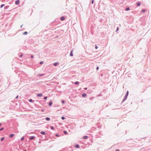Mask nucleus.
Listing matches in <instances>:
<instances>
[{"label":"nucleus","mask_w":151,"mask_h":151,"mask_svg":"<svg viewBox=\"0 0 151 151\" xmlns=\"http://www.w3.org/2000/svg\"><path fill=\"white\" fill-rule=\"evenodd\" d=\"M127 97L125 96L124 98L122 101V103L124 102L127 99Z\"/></svg>","instance_id":"f257e3e1"},{"label":"nucleus","mask_w":151,"mask_h":151,"mask_svg":"<svg viewBox=\"0 0 151 151\" xmlns=\"http://www.w3.org/2000/svg\"><path fill=\"white\" fill-rule=\"evenodd\" d=\"M20 3L19 0H17L15 1V4L16 5H18Z\"/></svg>","instance_id":"f03ea898"},{"label":"nucleus","mask_w":151,"mask_h":151,"mask_svg":"<svg viewBox=\"0 0 151 151\" xmlns=\"http://www.w3.org/2000/svg\"><path fill=\"white\" fill-rule=\"evenodd\" d=\"M35 137L34 136H31L29 138V140H32V139H35Z\"/></svg>","instance_id":"7ed1b4c3"},{"label":"nucleus","mask_w":151,"mask_h":151,"mask_svg":"<svg viewBox=\"0 0 151 151\" xmlns=\"http://www.w3.org/2000/svg\"><path fill=\"white\" fill-rule=\"evenodd\" d=\"M60 19L61 21H63L65 19V17L63 16H62L60 18Z\"/></svg>","instance_id":"20e7f679"},{"label":"nucleus","mask_w":151,"mask_h":151,"mask_svg":"<svg viewBox=\"0 0 151 151\" xmlns=\"http://www.w3.org/2000/svg\"><path fill=\"white\" fill-rule=\"evenodd\" d=\"M42 93L37 94V97H41L42 96Z\"/></svg>","instance_id":"39448f33"},{"label":"nucleus","mask_w":151,"mask_h":151,"mask_svg":"<svg viewBox=\"0 0 151 151\" xmlns=\"http://www.w3.org/2000/svg\"><path fill=\"white\" fill-rule=\"evenodd\" d=\"M45 75V74L43 73V74H38V76H44Z\"/></svg>","instance_id":"423d86ee"},{"label":"nucleus","mask_w":151,"mask_h":151,"mask_svg":"<svg viewBox=\"0 0 151 151\" xmlns=\"http://www.w3.org/2000/svg\"><path fill=\"white\" fill-rule=\"evenodd\" d=\"M75 147L77 148H79L80 146L78 144H76L75 145Z\"/></svg>","instance_id":"0eeeda50"},{"label":"nucleus","mask_w":151,"mask_h":151,"mask_svg":"<svg viewBox=\"0 0 151 151\" xmlns=\"http://www.w3.org/2000/svg\"><path fill=\"white\" fill-rule=\"evenodd\" d=\"M82 96L83 97H85L86 96V93H83Z\"/></svg>","instance_id":"6e6552de"},{"label":"nucleus","mask_w":151,"mask_h":151,"mask_svg":"<svg viewBox=\"0 0 151 151\" xmlns=\"http://www.w3.org/2000/svg\"><path fill=\"white\" fill-rule=\"evenodd\" d=\"M45 119L46 121H49L50 120V118L49 117H46Z\"/></svg>","instance_id":"1a4fd4ad"},{"label":"nucleus","mask_w":151,"mask_h":151,"mask_svg":"<svg viewBox=\"0 0 151 151\" xmlns=\"http://www.w3.org/2000/svg\"><path fill=\"white\" fill-rule=\"evenodd\" d=\"M70 56H71V57L73 56V50H72L71 51V52H70Z\"/></svg>","instance_id":"9d476101"},{"label":"nucleus","mask_w":151,"mask_h":151,"mask_svg":"<svg viewBox=\"0 0 151 151\" xmlns=\"http://www.w3.org/2000/svg\"><path fill=\"white\" fill-rule=\"evenodd\" d=\"M88 137L86 135V136H84L83 137V138L84 139H86L88 138Z\"/></svg>","instance_id":"9b49d317"},{"label":"nucleus","mask_w":151,"mask_h":151,"mask_svg":"<svg viewBox=\"0 0 151 151\" xmlns=\"http://www.w3.org/2000/svg\"><path fill=\"white\" fill-rule=\"evenodd\" d=\"M52 104V101H50L49 103V106H51Z\"/></svg>","instance_id":"f8f14e48"},{"label":"nucleus","mask_w":151,"mask_h":151,"mask_svg":"<svg viewBox=\"0 0 151 151\" xmlns=\"http://www.w3.org/2000/svg\"><path fill=\"white\" fill-rule=\"evenodd\" d=\"M14 135V134H10L9 136V137L10 138H12L13 137Z\"/></svg>","instance_id":"ddd939ff"},{"label":"nucleus","mask_w":151,"mask_h":151,"mask_svg":"<svg viewBox=\"0 0 151 151\" xmlns=\"http://www.w3.org/2000/svg\"><path fill=\"white\" fill-rule=\"evenodd\" d=\"M59 63L58 62H56L53 63V65L55 66L57 65Z\"/></svg>","instance_id":"4468645a"},{"label":"nucleus","mask_w":151,"mask_h":151,"mask_svg":"<svg viewBox=\"0 0 151 151\" xmlns=\"http://www.w3.org/2000/svg\"><path fill=\"white\" fill-rule=\"evenodd\" d=\"M40 133L43 135H45L46 134L45 132L44 131H41L40 132Z\"/></svg>","instance_id":"2eb2a0df"},{"label":"nucleus","mask_w":151,"mask_h":151,"mask_svg":"<svg viewBox=\"0 0 151 151\" xmlns=\"http://www.w3.org/2000/svg\"><path fill=\"white\" fill-rule=\"evenodd\" d=\"M125 10L126 11H128L130 10V8L129 7H127L125 9Z\"/></svg>","instance_id":"dca6fc26"},{"label":"nucleus","mask_w":151,"mask_h":151,"mask_svg":"<svg viewBox=\"0 0 151 151\" xmlns=\"http://www.w3.org/2000/svg\"><path fill=\"white\" fill-rule=\"evenodd\" d=\"M29 101L30 102H34V101H33L32 99H30L29 100Z\"/></svg>","instance_id":"f3484780"},{"label":"nucleus","mask_w":151,"mask_h":151,"mask_svg":"<svg viewBox=\"0 0 151 151\" xmlns=\"http://www.w3.org/2000/svg\"><path fill=\"white\" fill-rule=\"evenodd\" d=\"M128 94H129V91H127V92L126 94H125V96L127 97L128 95Z\"/></svg>","instance_id":"a211bd4d"},{"label":"nucleus","mask_w":151,"mask_h":151,"mask_svg":"<svg viewBox=\"0 0 151 151\" xmlns=\"http://www.w3.org/2000/svg\"><path fill=\"white\" fill-rule=\"evenodd\" d=\"M27 34V32H25L23 33V34L24 35H26Z\"/></svg>","instance_id":"6ab92c4d"},{"label":"nucleus","mask_w":151,"mask_h":151,"mask_svg":"<svg viewBox=\"0 0 151 151\" xmlns=\"http://www.w3.org/2000/svg\"><path fill=\"white\" fill-rule=\"evenodd\" d=\"M9 7V6H5V7H4V9H7Z\"/></svg>","instance_id":"aec40b11"},{"label":"nucleus","mask_w":151,"mask_h":151,"mask_svg":"<svg viewBox=\"0 0 151 151\" xmlns=\"http://www.w3.org/2000/svg\"><path fill=\"white\" fill-rule=\"evenodd\" d=\"M74 83L76 85H77V84H78L79 83V82L78 81H76V82H75Z\"/></svg>","instance_id":"412c9836"},{"label":"nucleus","mask_w":151,"mask_h":151,"mask_svg":"<svg viewBox=\"0 0 151 151\" xmlns=\"http://www.w3.org/2000/svg\"><path fill=\"white\" fill-rule=\"evenodd\" d=\"M50 128L52 130H54V128L53 126H51L50 127Z\"/></svg>","instance_id":"4be33fe9"},{"label":"nucleus","mask_w":151,"mask_h":151,"mask_svg":"<svg viewBox=\"0 0 151 151\" xmlns=\"http://www.w3.org/2000/svg\"><path fill=\"white\" fill-rule=\"evenodd\" d=\"M63 133L64 134H67L68 133V132H67L66 131H63Z\"/></svg>","instance_id":"5701e85b"},{"label":"nucleus","mask_w":151,"mask_h":151,"mask_svg":"<svg viewBox=\"0 0 151 151\" xmlns=\"http://www.w3.org/2000/svg\"><path fill=\"white\" fill-rule=\"evenodd\" d=\"M140 4H141V3H137V5L138 6H139L140 5Z\"/></svg>","instance_id":"b1692460"},{"label":"nucleus","mask_w":151,"mask_h":151,"mask_svg":"<svg viewBox=\"0 0 151 151\" xmlns=\"http://www.w3.org/2000/svg\"><path fill=\"white\" fill-rule=\"evenodd\" d=\"M61 119H62V120H64L65 119V118L64 117V116H62L61 117Z\"/></svg>","instance_id":"393cba45"},{"label":"nucleus","mask_w":151,"mask_h":151,"mask_svg":"<svg viewBox=\"0 0 151 151\" xmlns=\"http://www.w3.org/2000/svg\"><path fill=\"white\" fill-rule=\"evenodd\" d=\"M145 12V10L144 9H143L142 10V12Z\"/></svg>","instance_id":"a878e982"},{"label":"nucleus","mask_w":151,"mask_h":151,"mask_svg":"<svg viewBox=\"0 0 151 151\" xmlns=\"http://www.w3.org/2000/svg\"><path fill=\"white\" fill-rule=\"evenodd\" d=\"M4 5H4V4H1V6H0V8H2L4 6Z\"/></svg>","instance_id":"bb28decb"},{"label":"nucleus","mask_w":151,"mask_h":151,"mask_svg":"<svg viewBox=\"0 0 151 151\" xmlns=\"http://www.w3.org/2000/svg\"><path fill=\"white\" fill-rule=\"evenodd\" d=\"M43 63H44V61H40V62L39 63H40V64H43Z\"/></svg>","instance_id":"cd10ccee"},{"label":"nucleus","mask_w":151,"mask_h":151,"mask_svg":"<svg viewBox=\"0 0 151 151\" xmlns=\"http://www.w3.org/2000/svg\"><path fill=\"white\" fill-rule=\"evenodd\" d=\"M24 139V137H22L21 138V141H23V140Z\"/></svg>","instance_id":"c85d7f7f"},{"label":"nucleus","mask_w":151,"mask_h":151,"mask_svg":"<svg viewBox=\"0 0 151 151\" xmlns=\"http://www.w3.org/2000/svg\"><path fill=\"white\" fill-rule=\"evenodd\" d=\"M93 97H91L90 98V100H92L93 99Z\"/></svg>","instance_id":"c756f323"},{"label":"nucleus","mask_w":151,"mask_h":151,"mask_svg":"<svg viewBox=\"0 0 151 151\" xmlns=\"http://www.w3.org/2000/svg\"><path fill=\"white\" fill-rule=\"evenodd\" d=\"M4 139V137H2L1 139V141H3V140Z\"/></svg>","instance_id":"7c9ffc66"},{"label":"nucleus","mask_w":151,"mask_h":151,"mask_svg":"<svg viewBox=\"0 0 151 151\" xmlns=\"http://www.w3.org/2000/svg\"><path fill=\"white\" fill-rule=\"evenodd\" d=\"M47 96H45L44 97V99H45V100H46L47 99Z\"/></svg>","instance_id":"2f4dec72"},{"label":"nucleus","mask_w":151,"mask_h":151,"mask_svg":"<svg viewBox=\"0 0 151 151\" xmlns=\"http://www.w3.org/2000/svg\"><path fill=\"white\" fill-rule=\"evenodd\" d=\"M55 136L57 137H59L60 136V135H59L58 134H55Z\"/></svg>","instance_id":"473e14b6"},{"label":"nucleus","mask_w":151,"mask_h":151,"mask_svg":"<svg viewBox=\"0 0 151 151\" xmlns=\"http://www.w3.org/2000/svg\"><path fill=\"white\" fill-rule=\"evenodd\" d=\"M65 102V101L64 100H62L61 101V102L62 103H64Z\"/></svg>","instance_id":"72a5a7b5"},{"label":"nucleus","mask_w":151,"mask_h":151,"mask_svg":"<svg viewBox=\"0 0 151 151\" xmlns=\"http://www.w3.org/2000/svg\"><path fill=\"white\" fill-rule=\"evenodd\" d=\"M98 46H97V45H95V49H97L98 48Z\"/></svg>","instance_id":"f704fd0d"},{"label":"nucleus","mask_w":151,"mask_h":151,"mask_svg":"<svg viewBox=\"0 0 151 151\" xmlns=\"http://www.w3.org/2000/svg\"><path fill=\"white\" fill-rule=\"evenodd\" d=\"M34 58V55H31V58Z\"/></svg>","instance_id":"c9c22d12"},{"label":"nucleus","mask_w":151,"mask_h":151,"mask_svg":"<svg viewBox=\"0 0 151 151\" xmlns=\"http://www.w3.org/2000/svg\"><path fill=\"white\" fill-rule=\"evenodd\" d=\"M4 129V127H2L0 129V131H2Z\"/></svg>","instance_id":"e433bc0d"},{"label":"nucleus","mask_w":151,"mask_h":151,"mask_svg":"<svg viewBox=\"0 0 151 151\" xmlns=\"http://www.w3.org/2000/svg\"><path fill=\"white\" fill-rule=\"evenodd\" d=\"M119 29V28L118 27H117L116 28V32L117 31H118Z\"/></svg>","instance_id":"4c0bfd02"},{"label":"nucleus","mask_w":151,"mask_h":151,"mask_svg":"<svg viewBox=\"0 0 151 151\" xmlns=\"http://www.w3.org/2000/svg\"><path fill=\"white\" fill-rule=\"evenodd\" d=\"M94 3V0H92L91 1V4H93Z\"/></svg>","instance_id":"58836bf2"},{"label":"nucleus","mask_w":151,"mask_h":151,"mask_svg":"<svg viewBox=\"0 0 151 151\" xmlns=\"http://www.w3.org/2000/svg\"><path fill=\"white\" fill-rule=\"evenodd\" d=\"M23 55V54H22L21 55H20V56L19 57L21 58V57H22Z\"/></svg>","instance_id":"ea45409f"},{"label":"nucleus","mask_w":151,"mask_h":151,"mask_svg":"<svg viewBox=\"0 0 151 151\" xmlns=\"http://www.w3.org/2000/svg\"><path fill=\"white\" fill-rule=\"evenodd\" d=\"M99 69V67L97 66L96 68V69L97 70H98Z\"/></svg>","instance_id":"a19ab883"},{"label":"nucleus","mask_w":151,"mask_h":151,"mask_svg":"<svg viewBox=\"0 0 151 151\" xmlns=\"http://www.w3.org/2000/svg\"><path fill=\"white\" fill-rule=\"evenodd\" d=\"M18 98V96H16V98H15V99H17Z\"/></svg>","instance_id":"79ce46f5"},{"label":"nucleus","mask_w":151,"mask_h":151,"mask_svg":"<svg viewBox=\"0 0 151 151\" xmlns=\"http://www.w3.org/2000/svg\"><path fill=\"white\" fill-rule=\"evenodd\" d=\"M115 151H119V150L118 149H116L115 150Z\"/></svg>","instance_id":"37998d69"},{"label":"nucleus","mask_w":151,"mask_h":151,"mask_svg":"<svg viewBox=\"0 0 151 151\" xmlns=\"http://www.w3.org/2000/svg\"><path fill=\"white\" fill-rule=\"evenodd\" d=\"M87 88H84V89H85V90H87Z\"/></svg>","instance_id":"c03bdc74"},{"label":"nucleus","mask_w":151,"mask_h":151,"mask_svg":"<svg viewBox=\"0 0 151 151\" xmlns=\"http://www.w3.org/2000/svg\"><path fill=\"white\" fill-rule=\"evenodd\" d=\"M1 124H1V123H0V126L1 125Z\"/></svg>","instance_id":"a18cd8bd"},{"label":"nucleus","mask_w":151,"mask_h":151,"mask_svg":"<svg viewBox=\"0 0 151 151\" xmlns=\"http://www.w3.org/2000/svg\"><path fill=\"white\" fill-rule=\"evenodd\" d=\"M22 26H23V25H22L21 26V28L22 27Z\"/></svg>","instance_id":"49530a36"},{"label":"nucleus","mask_w":151,"mask_h":151,"mask_svg":"<svg viewBox=\"0 0 151 151\" xmlns=\"http://www.w3.org/2000/svg\"><path fill=\"white\" fill-rule=\"evenodd\" d=\"M73 150H71V151H73Z\"/></svg>","instance_id":"de8ad7c7"},{"label":"nucleus","mask_w":151,"mask_h":151,"mask_svg":"<svg viewBox=\"0 0 151 151\" xmlns=\"http://www.w3.org/2000/svg\"><path fill=\"white\" fill-rule=\"evenodd\" d=\"M24 151H27L26 150H24Z\"/></svg>","instance_id":"09e8293b"}]
</instances>
